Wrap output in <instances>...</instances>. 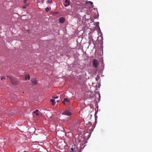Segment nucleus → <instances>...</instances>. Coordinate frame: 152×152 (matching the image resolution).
I'll use <instances>...</instances> for the list:
<instances>
[{
  "mask_svg": "<svg viewBox=\"0 0 152 152\" xmlns=\"http://www.w3.org/2000/svg\"><path fill=\"white\" fill-rule=\"evenodd\" d=\"M7 77L10 79L11 83L12 84L16 85L18 83V81L15 78H14L8 75H7Z\"/></svg>",
  "mask_w": 152,
  "mask_h": 152,
  "instance_id": "1",
  "label": "nucleus"
},
{
  "mask_svg": "<svg viewBox=\"0 0 152 152\" xmlns=\"http://www.w3.org/2000/svg\"><path fill=\"white\" fill-rule=\"evenodd\" d=\"M92 64L94 67L95 68H96L99 65L98 61L96 59H94L93 61Z\"/></svg>",
  "mask_w": 152,
  "mask_h": 152,
  "instance_id": "2",
  "label": "nucleus"
},
{
  "mask_svg": "<svg viewBox=\"0 0 152 152\" xmlns=\"http://www.w3.org/2000/svg\"><path fill=\"white\" fill-rule=\"evenodd\" d=\"M102 42V40L99 42V40L96 41L97 43H98L97 47L98 48H103Z\"/></svg>",
  "mask_w": 152,
  "mask_h": 152,
  "instance_id": "3",
  "label": "nucleus"
},
{
  "mask_svg": "<svg viewBox=\"0 0 152 152\" xmlns=\"http://www.w3.org/2000/svg\"><path fill=\"white\" fill-rule=\"evenodd\" d=\"M62 114H64L68 116H70L71 115V113L69 110H66L64 111L62 113Z\"/></svg>",
  "mask_w": 152,
  "mask_h": 152,
  "instance_id": "4",
  "label": "nucleus"
},
{
  "mask_svg": "<svg viewBox=\"0 0 152 152\" xmlns=\"http://www.w3.org/2000/svg\"><path fill=\"white\" fill-rule=\"evenodd\" d=\"M70 1L69 0H65V3L64 5L65 7H67L69 6L70 4Z\"/></svg>",
  "mask_w": 152,
  "mask_h": 152,
  "instance_id": "5",
  "label": "nucleus"
},
{
  "mask_svg": "<svg viewBox=\"0 0 152 152\" xmlns=\"http://www.w3.org/2000/svg\"><path fill=\"white\" fill-rule=\"evenodd\" d=\"M59 20L60 23H63L64 22L65 19L63 17H61L59 18Z\"/></svg>",
  "mask_w": 152,
  "mask_h": 152,
  "instance_id": "6",
  "label": "nucleus"
},
{
  "mask_svg": "<svg viewBox=\"0 0 152 152\" xmlns=\"http://www.w3.org/2000/svg\"><path fill=\"white\" fill-rule=\"evenodd\" d=\"M31 83L33 84V85H35L37 83L36 80L35 79H32L31 80Z\"/></svg>",
  "mask_w": 152,
  "mask_h": 152,
  "instance_id": "7",
  "label": "nucleus"
},
{
  "mask_svg": "<svg viewBox=\"0 0 152 152\" xmlns=\"http://www.w3.org/2000/svg\"><path fill=\"white\" fill-rule=\"evenodd\" d=\"M30 79V76L28 75H26L25 77V80H29Z\"/></svg>",
  "mask_w": 152,
  "mask_h": 152,
  "instance_id": "8",
  "label": "nucleus"
},
{
  "mask_svg": "<svg viewBox=\"0 0 152 152\" xmlns=\"http://www.w3.org/2000/svg\"><path fill=\"white\" fill-rule=\"evenodd\" d=\"M50 101L51 102V104L53 105H54L56 103L55 100L54 99H51L50 100Z\"/></svg>",
  "mask_w": 152,
  "mask_h": 152,
  "instance_id": "9",
  "label": "nucleus"
},
{
  "mask_svg": "<svg viewBox=\"0 0 152 152\" xmlns=\"http://www.w3.org/2000/svg\"><path fill=\"white\" fill-rule=\"evenodd\" d=\"M91 47H93L94 48V43H90L89 44L88 48H89Z\"/></svg>",
  "mask_w": 152,
  "mask_h": 152,
  "instance_id": "10",
  "label": "nucleus"
},
{
  "mask_svg": "<svg viewBox=\"0 0 152 152\" xmlns=\"http://www.w3.org/2000/svg\"><path fill=\"white\" fill-rule=\"evenodd\" d=\"M39 110H38L37 109H36L35 111H34V112H33V113H35L36 114V115L37 116H38L39 115V113H38V112Z\"/></svg>",
  "mask_w": 152,
  "mask_h": 152,
  "instance_id": "11",
  "label": "nucleus"
},
{
  "mask_svg": "<svg viewBox=\"0 0 152 152\" xmlns=\"http://www.w3.org/2000/svg\"><path fill=\"white\" fill-rule=\"evenodd\" d=\"M100 78V76L99 75H97L96 77V80L98 81L99 80Z\"/></svg>",
  "mask_w": 152,
  "mask_h": 152,
  "instance_id": "12",
  "label": "nucleus"
},
{
  "mask_svg": "<svg viewBox=\"0 0 152 152\" xmlns=\"http://www.w3.org/2000/svg\"><path fill=\"white\" fill-rule=\"evenodd\" d=\"M28 5V4H26L24 5V6L23 7V9H25L26 8V7Z\"/></svg>",
  "mask_w": 152,
  "mask_h": 152,
  "instance_id": "13",
  "label": "nucleus"
},
{
  "mask_svg": "<svg viewBox=\"0 0 152 152\" xmlns=\"http://www.w3.org/2000/svg\"><path fill=\"white\" fill-rule=\"evenodd\" d=\"M86 4H89L91 5H92L93 4V3L91 1H87L86 3Z\"/></svg>",
  "mask_w": 152,
  "mask_h": 152,
  "instance_id": "14",
  "label": "nucleus"
},
{
  "mask_svg": "<svg viewBox=\"0 0 152 152\" xmlns=\"http://www.w3.org/2000/svg\"><path fill=\"white\" fill-rule=\"evenodd\" d=\"M64 101L67 102H69V99H68L67 98H65L64 99Z\"/></svg>",
  "mask_w": 152,
  "mask_h": 152,
  "instance_id": "15",
  "label": "nucleus"
},
{
  "mask_svg": "<svg viewBox=\"0 0 152 152\" xmlns=\"http://www.w3.org/2000/svg\"><path fill=\"white\" fill-rule=\"evenodd\" d=\"M49 10V9L48 8V7H46V8H45V11H46V12H48Z\"/></svg>",
  "mask_w": 152,
  "mask_h": 152,
  "instance_id": "16",
  "label": "nucleus"
},
{
  "mask_svg": "<svg viewBox=\"0 0 152 152\" xmlns=\"http://www.w3.org/2000/svg\"><path fill=\"white\" fill-rule=\"evenodd\" d=\"M52 2V0H48V2L49 4L51 3Z\"/></svg>",
  "mask_w": 152,
  "mask_h": 152,
  "instance_id": "17",
  "label": "nucleus"
},
{
  "mask_svg": "<svg viewBox=\"0 0 152 152\" xmlns=\"http://www.w3.org/2000/svg\"><path fill=\"white\" fill-rule=\"evenodd\" d=\"M5 79V76H2L1 77V80H2L3 79Z\"/></svg>",
  "mask_w": 152,
  "mask_h": 152,
  "instance_id": "18",
  "label": "nucleus"
},
{
  "mask_svg": "<svg viewBox=\"0 0 152 152\" xmlns=\"http://www.w3.org/2000/svg\"><path fill=\"white\" fill-rule=\"evenodd\" d=\"M52 98L53 99H57V98H58V96H53V97H52Z\"/></svg>",
  "mask_w": 152,
  "mask_h": 152,
  "instance_id": "19",
  "label": "nucleus"
},
{
  "mask_svg": "<svg viewBox=\"0 0 152 152\" xmlns=\"http://www.w3.org/2000/svg\"><path fill=\"white\" fill-rule=\"evenodd\" d=\"M26 1H27V0H24V1H23L24 3L26 4Z\"/></svg>",
  "mask_w": 152,
  "mask_h": 152,
  "instance_id": "20",
  "label": "nucleus"
},
{
  "mask_svg": "<svg viewBox=\"0 0 152 152\" xmlns=\"http://www.w3.org/2000/svg\"><path fill=\"white\" fill-rule=\"evenodd\" d=\"M65 102H66L65 101H64V100L62 101V102L63 104H64V105H65Z\"/></svg>",
  "mask_w": 152,
  "mask_h": 152,
  "instance_id": "21",
  "label": "nucleus"
},
{
  "mask_svg": "<svg viewBox=\"0 0 152 152\" xmlns=\"http://www.w3.org/2000/svg\"><path fill=\"white\" fill-rule=\"evenodd\" d=\"M71 150L72 151L74 152V150H73V149L72 148H71Z\"/></svg>",
  "mask_w": 152,
  "mask_h": 152,
  "instance_id": "22",
  "label": "nucleus"
},
{
  "mask_svg": "<svg viewBox=\"0 0 152 152\" xmlns=\"http://www.w3.org/2000/svg\"><path fill=\"white\" fill-rule=\"evenodd\" d=\"M43 2H44V0H42V3H43Z\"/></svg>",
  "mask_w": 152,
  "mask_h": 152,
  "instance_id": "23",
  "label": "nucleus"
},
{
  "mask_svg": "<svg viewBox=\"0 0 152 152\" xmlns=\"http://www.w3.org/2000/svg\"><path fill=\"white\" fill-rule=\"evenodd\" d=\"M57 102H59V100H57Z\"/></svg>",
  "mask_w": 152,
  "mask_h": 152,
  "instance_id": "24",
  "label": "nucleus"
}]
</instances>
